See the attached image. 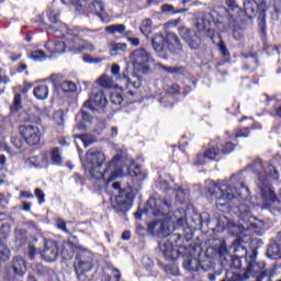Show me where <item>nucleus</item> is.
I'll return each instance as SVG.
<instances>
[{
	"label": "nucleus",
	"instance_id": "nucleus-1",
	"mask_svg": "<svg viewBox=\"0 0 281 281\" xmlns=\"http://www.w3.org/2000/svg\"><path fill=\"white\" fill-rule=\"evenodd\" d=\"M120 161H122V156L116 155L106 164V155L98 148H90L86 153V168L91 179H95L97 183H99V190H103L106 183H111L117 179V164ZM104 164H106L105 169L100 171Z\"/></svg>",
	"mask_w": 281,
	"mask_h": 281
},
{
	"label": "nucleus",
	"instance_id": "nucleus-2",
	"mask_svg": "<svg viewBox=\"0 0 281 281\" xmlns=\"http://www.w3.org/2000/svg\"><path fill=\"white\" fill-rule=\"evenodd\" d=\"M181 239V235H172L167 241L159 243V249L162 252V256L167 260H178V258H186L183 267L187 271L195 273L201 269V260L192 256L190 248L186 246H179L177 243Z\"/></svg>",
	"mask_w": 281,
	"mask_h": 281
},
{
	"label": "nucleus",
	"instance_id": "nucleus-3",
	"mask_svg": "<svg viewBox=\"0 0 281 281\" xmlns=\"http://www.w3.org/2000/svg\"><path fill=\"white\" fill-rule=\"evenodd\" d=\"M46 30L53 34L54 38H65L68 47L75 52V54H80L87 49H94L93 44H89V42L80 38V35L69 30L67 24H59L58 26L49 25Z\"/></svg>",
	"mask_w": 281,
	"mask_h": 281
},
{
	"label": "nucleus",
	"instance_id": "nucleus-4",
	"mask_svg": "<svg viewBox=\"0 0 281 281\" xmlns=\"http://www.w3.org/2000/svg\"><path fill=\"white\" fill-rule=\"evenodd\" d=\"M215 188L221 192L217 201H234V199H249V188L244 182L232 178L228 182L223 181L221 184H215Z\"/></svg>",
	"mask_w": 281,
	"mask_h": 281
},
{
	"label": "nucleus",
	"instance_id": "nucleus-5",
	"mask_svg": "<svg viewBox=\"0 0 281 281\" xmlns=\"http://www.w3.org/2000/svg\"><path fill=\"white\" fill-rule=\"evenodd\" d=\"M258 181L260 182V190H261V199L263 203L261 205L262 210H268L271 214H276V212L281 211V201L278 199L271 182L267 179L262 173L258 175Z\"/></svg>",
	"mask_w": 281,
	"mask_h": 281
},
{
	"label": "nucleus",
	"instance_id": "nucleus-6",
	"mask_svg": "<svg viewBox=\"0 0 281 281\" xmlns=\"http://www.w3.org/2000/svg\"><path fill=\"white\" fill-rule=\"evenodd\" d=\"M172 210V202L166 198H154L150 196L147 202L145 207L138 209L135 213L134 216L136 221H140L143 214H153V216H166Z\"/></svg>",
	"mask_w": 281,
	"mask_h": 281
},
{
	"label": "nucleus",
	"instance_id": "nucleus-7",
	"mask_svg": "<svg viewBox=\"0 0 281 281\" xmlns=\"http://www.w3.org/2000/svg\"><path fill=\"white\" fill-rule=\"evenodd\" d=\"M113 190H119V194L112 201V207L117 214H126L131 207H133V201H135V193H133V187L128 186L122 188L120 182L112 184Z\"/></svg>",
	"mask_w": 281,
	"mask_h": 281
},
{
	"label": "nucleus",
	"instance_id": "nucleus-8",
	"mask_svg": "<svg viewBox=\"0 0 281 281\" xmlns=\"http://www.w3.org/2000/svg\"><path fill=\"white\" fill-rule=\"evenodd\" d=\"M151 45L158 54H161L166 47L170 54H179V52L183 49L181 40H179V36L172 32L166 33L165 36L161 33L156 34L151 38Z\"/></svg>",
	"mask_w": 281,
	"mask_h": 281
},
{
	"label": "nucleus",
	"instance_id": "nucleus-9",
	"mask_svg": "<svg viewBox=\"0 0 281 281\" xmlns=\"http://www.w3.org/2000/svg\"><path fill=\"white\" fill-rule=\"evenodd\" d=\"M244 278L249 280V278H256L257 281H262L267 278V272H265V262L258 261V250L252 249L246 259V268H244Z\"/></svg>",
	"mask_w": 281,
	"mask_h": 281
},
{
	"label": "nucleus",
	"instance_id": "nucleus-10",
	"mask_svg": "<svg viewBox=\"0 0 281 281\" xmlns=\"http://www.w3.org/2000/svg\"><path fill=\"white\" fill-rule=\"evenodd\" d=\"M27 273V262L21 256L12 258V261L7 266L4 270L5 281H21Z\"/></svg>",
	"mask_w": 281,
	"mask_h": 281
},
{
	"label": "nucleus",
	"instance_id": "nucleus-11",
	"mask_svg": "<svg viewBox=\"0 0 281 281\" xmlns=\"http://www.w3.org/2000/svg\"><path fill=\"white\" fill-rule=\"evenodd\" d=\"M131 63L139 74H148L150 71V63H153V55L144 48H137L132 52L130 56Z\"/></svg>",
	"mask_w": 281,
	"mask_h": 281
},
{
	"label": "nucleus",
	"instance_id": "nucleus-12",
	"mask_svg": "<svg viewBox=\"0 0 281 281\" xmlns=\"http://www.w3.org/2000/svg\"><path fill=\"white\" fill-rule=\"evenodd\" d=\"M19 133L31 148H36V146H41V137H43V133H41V128L36 125L32 124H23L19 126Z\"/></svg>",
	"mask_w": 281,
	"mask_h": 281
},
{
	"label": "nucleus",
	"instance_id": "nucleus-13",
	"mask_svg": "<svg viewBox=\"0 0 281 281\" xmlns=\"http://www.w3.org/2000/svg\"><path fill=\"white\" fill-rule=\"evenodd\" d=\"M212 161H223L221 147L210 146L203 151L198 153L193 159L194 166H206V164H212Z\"/></svg>",
	"mask_w": 281,
	"mask_h": 281
},
{
	"label": "nucleus",
	"instance_id": "nucleus-14",
	"mask_svg": "<svg viewBox=\"0 0 281 281\" xmlns=\"http://www.w3.org/2000/svg\"><path fill=\"white\" fill-rule=\"evenodd\" d=\"M178 34L182 41L187 43L190 49L201 48V36L199 35V31L186 26H180L178 27Z\"/></svg>",
	"mask_w": 281,
	"mask_h": 281
},
{
	"label": "nucleus",
	"instance_id": "nucleus-15",
	"mask_svg": "<svg viewBox=\"0 0 281 281\" xmlns=\"http://www.w3.org/2000/svg\"><path fill=\"white\" fill-rule=\"evenodd\" d=\"M109 101L106 100V95L102 90H99L92 93V99L87 100L83 103V109H89L90 111H104Z\"/></svg>",
	"mask_w": 281,
	"mask_h": 281
},
{
	"label": "nucleus",
	"instance_id": "nucleus-16",
	"mask_svg": "<svg viewBox=\"0 0 281 281\" xmlns=\"http://www.w3.org/2000/svg\"><path fill=\"white\" fill-rule=\"evenodd\" d=\"M60 256V247L58 241L54 239H44V249L42 251V257L46 262H56Z\"/></svg>",
	"mask_w": 281,
	"mask_h": 281
},
{
	"label": "nucleus",
	"instance_id": "nucleus-17",
	"mask_svg": "<svg viewBox=\"0 0 281 281\" xmlns=\"http://www.w3.org/2000/svg\"><path fill=\"white\" fill-rule=\"evenodd\" d=\"M74 268L77 276L89 273L93 269V257L87 254L78 255L75 259Z\"/></svg>",
	"mask_w": 281,
	"mask_h": 281
},
{
	"label": "nucleus",
	"instance_id": "nucleus-18",
	"mask_svg": "<svg viewBox=\"0 0 281 281\" xmlns=\"http://www.w3.org/2000/svg\"><path fill=\"white\" fill-rule=\"evenodd\" d=\"M87 10L90 14L99 16L103 23H109L111 21L109 14H106V9L104 8V2L102 0H94L88 5Z\"/></svg>",
	"mask_w": 281,
	"mask_h": 281
},
{
	"label": "nucleus",
	"instance_id": "nucleus-19",
	"mask_svg": "<svg viewBox=\"0 0 281 281\" xmlns=\"http://www.w3.org/2000/svg\"><path fill=\"white\" fill-rule=\"evenodd\" d=\"M137 93L128 90L127 92L121 93V92H112L110 95V102L112 104H115L116 106H120L122 102H125V104H135V95Z\"/></svg>",
	"mask_w": 281,
	"mask_h": 281
},
{
	"label": "nucleus",
	"instance_id": "nucleus-20",
	"mask_svg": "<svg viewBox=\"0 0 281 281\" xmlns=\"http://www.w3.org/2000/svg\"><path fill=\"white\" fill-rule=\"evenodd\" d=\"M45 112L41 108L34 106L29 110L26 117L24 119V124H31L32 126H41L42 120Z\"/></svg>",
	"mask_w": 281,
	"mask_h": 281
},
{
	"label": "nucleus",
	"instance_id": "nucleus-21",
	"mask_svg": "<svg viewBox=\"0 0 281 281\" xmlns=\"http://www.w3.org/2000/svg\"><path fill=\"white\" fill-rule=\"evenodd\" d=\"M29 162L35 168H49V155L44 151L36 156L29 157Z\"/></svg>",
	"mask_w": 281,
	"mask_h": 281
},
{
	"label": "nucleus",
	"instance_id": "nucleus-22",
	"mask_svg": "<svg viewBox=\"0 0 281 281\" xmlns=\"http://www.w3.org/2000/svg\"><path fill=\"white\" fill-rule=\"evenodd\" d=\"M67 42H46L45 49L50 54V56H56V54H65L67 49Z\"/></svg>",
	"mask_w": 281,
	"mask_h": 281
},
{
	"label": "nucleus",
	"instance_id": "nucleus-23",
	"mask_svg": "<svg viewBox=\"0 0 281 281\" xmlns=\"http://www.w3.org/2000/svg\"><path fill=\"white\" fill-rule=\"evenodd\" d=\"M251 252L247 251V249L245 250V256H238V255H234L232 257V267H234V269H246L247 268V260H249V255Z\"/></svg>",
	"mask_w": 281,
	"mask_h": 281
},
{
	"label": "nucleus",
	"instance_id": "nucleus-24",
	"mask_svg": "<svg viewBox=\"0 0 281 281\" xmlns=\"http://www.w3.org/2000/svg\"><path fill=\"white\" fill-rule=\"evenodd\" d=\"M48 161L52 166H63V155L60 154V147H54L47 151Z\"/></svg>",
	"mask_w": 281,
	"mask_h": 281
},
{
	"label": "nucleus",
	"instance_id": "nucleus-25",
	"mask_svg": "<svg viewBox=\"0 0 281 281\" xmlns=\"http://www.w3.org/2000/svg\"><path fill=\"white\" fill-rule=\"evenodd\" d=\"M266 102L267 104H270V102H273L272 104L273 116L279 117V120H281V97L280 95L267 97Z\"/></svg>",
	"mask_w": 281,
	"mask_h": 281
},
{
	"label": "nucleus",
	"instance_id": "nucleus-26",
	"mask_svg": "<svg viewBox=\"0 0 281 281\" xmlns=\"http://www.w3.org/2000/svg\"><path fill=\"white\" fill-rule=\"evenodd\" d=\"M123 78L127 85V87H133V89H139L142 87V78L137 76H133V79L128 77V68L123 71Z\"/></svg>",
	"mask_w": 281,
	"mask_h": 281
},
{
	"label": "nucleus",
	"instance_id": "nucleus-27",
	"mask_svg": "<svg viewBox=\"0 0 281 281\" xmlns=\"http://www.w3.org/2000/svg\"><path fill=\"white\" fill-rule=\"evenodd\" d=\"M244 10L247 16H256L258 13V2L256 0H245Z\"/></svg>",
	"mask_w": 281,
	"mask_h": 281
},
{
	"label": "nucleus",
	"instance_id": "nucleus-28",
	"mask_svg": "<svg viewBox=\"0 0 281 281\" xmlns=\"http://www.w3.org/2000/svg\"><path fill=\"white\" fill-rule=\"evenodd\" d=\"M33 95H35L37 100H47L49 95V87L46 85L35 87L33 90Z\"/></svg>",
	"mask_w": 281,
	"mask_h": 281
},
{
	"label": "nucleus",
	"instance_id": "nucleus-29",
	"mask_svg": "<svg viewBox=\"0 0 281 281\" xmlns=\"http://www.w3.org/2000/svg\"><path fill=\"white\" fill-rule=\"evenodd\" d=\"M139 31L143 35L146 36V38H148V36L153 34V20L150 18L143 20L139 26Z\"/></svg>",
	"mask_w": 281,
	"mask_h": 281
},
{
	"label": "nucleus",
	"instance_id": "nucleus-30",
	"mask_svg": "<svg viewBox=\"0 0 281 281\" xmlns=\"http://www.w3.org/2000/svg\"><path fill=\"white\" fill-rule=\"evenodd\" d=\"M266 177L271 181H280V171H278V168L273 164H268L266 167Z\"/></svg>",
	"mask_w": 281,
	"mask_h": 281
},
{
	"label": "nucleus",
	"instance_id": "nucleus-31",
	"mask_svg": "<svg viewBox=\"0 0 281 281\" xmlns=\"http://www.w3.org/2000/svg\"><path fill=\"white\" fill-rule=\"evenodd\" d=\"M236 144L228 140L221 145L220 147V155L221 157H226V155H232L236 150Z\"/></svg>",
	"mask_w": 281,
	"mask_h": 281
},
{
	"label": "nucleus",
	"instance_id": "nucleus-32",
	"mask_svg": "<svg viewBox=\"0 0 281 281\" xmlns=\"http://www.w3.org/2000/svg\"><path fill=\"white\" fill-rule=\"evenodd\" d=\"M160 69L162 71H166L167 74H171L172 76H183L186 74V68L182 66H175V67H170V66H164L160 65Z\"/></svg>",
	"mask_w": 281,
	"mask_h": 281
},
{
	"label": "nucleus",
	"instance_id": "nucleus-33",
	"mask_svg": "<svg viewBox=\"0 0 281 281\" xmlns=\"http://www.w3.org/2000/svg\"><path fill=\"white\" fill-rule=\"evenodd\" d=\"M161 12L164 14H184V12H188V9H175V5L172 4H162L160 8Z\"/></svg>",
	"mask_w": 281,
	"mask_h": 281
},
{
	"label": "nucleus",
	"instance_id": "nucleus-34",
	"mask_svg": "<svg viewBox=\"0 0 281 281\" xmlns=\"http://www.w3.org/2000/svg\"><path fill=\"white\" fill-rule=\"evenodd\" d=\"M257 124L258 123H254L250 127H241L236 130L235 139L240 137H249L251 131H256V128H258Z\"/></svg>",
	"mask_w": 281,
	"mask_h": 281
},
{
	"label": "nucleus",
	"instance_id": "nucleus-35",
	"mask_svg": "<svg viewBox=\"0 0 281 281\" xmlns=\"http://www.w3.org/2000/svg\"><path fill=\"white\" fill-rule=\"evenodd\" d=\"M21 109H23V99L21 97V93H16L14 94V99L13 102L10 106V111L11 113H19V111H21Z\"/></svg>",
	"mask_w": 281,
	"mask_h": 281
},
{
	"label": "nucleus",
	"instance_id": "nucleus-36",
	"mask_svg": "<svg viewBox=\"0 0 281 281\" xmlns=\"http://www.w3.org/2000/svg\"><path fill=\"white\" fill-rule=\"evenodd\" d=\"M268 258H272L273 260H281V249L280 246L272 244L268 247L267 250Z\"/></svg>",
	"mask_w": 281,
	"mask_h": 281
},
{
	"label": "nucleus",
	"instance_id": "nucleus-37",
	"mask_svg": "<svg viewBox=\"0 0 281 281\" xmlns=\"http://www.w3.org/2000/svg\"><path fill=\"white\" fill-rule=\"evenodd\" d=\"M15 243L25 245L27 243V229L18 228L14 231Z\"/></svg>",
	"mask_w": 281,
	"mask_h": 281
},
{
	"label": "nucleus",
	"instance_id": "nucleus-38",
	"mask_svg": "<svg viewBox=\"0 0 281 281\" xmlns=\"http://www.w3.org/2000/svg\"><path fill=\"white\" fill-rule=\"evenodd\" d=\"M125 30H126V25L124 24H111L105 27V32L108 34H121V36L123 35Z\"/></svg>",
	"mask_w": 281,
	"mask_h": 281
},
{
	"label": "nucleus",
	"instance_id": "nucleus-39",
	"mask_svg": "<svg viewBox=\"0 0 281 281\" xmlns=\"http://www.w3.org/2000/svg\"><path fill=\"white\" fill-rule=\"evenodd\" d=\"M126 49H127L126 43H113L110 45L111 56H119L120 52H126Z\"/></svg>",
	"mask_w": 281,
	"mask_h": 281
},
{
	"label": "nucleus",
	"instance_id": "nucleus-40",
	"mask_svg": "<svg viewBox=\"0 0 281 281\" xmlns=\"http://www.w3.org/2000/svg\"><path fill=\"white\" fill-rule=\"evenodd\" d=\"M0 260L1 262H8V260H10V249L1 238H0Z\"/></svg>",
	"mask_w": 281,
	"mask_h": 281
},
{
	"label": "nucleus",
	"instance_id": "nucleus-41",
	"mask_svg": "<svg viewBox=\"0 0 281 281\" xmlns=\"http://www.w3.org/2000/svg\"><path fill=\"white\" fill-rule=\"evenodd\" d=\"M79 114H80L82 122H80L77 125V128H78V131H85L87 128V126H85V123L91 122V114H89V112H87L85 110H81Z\"/></svg>",
	"mask_w": 281,
	"mask_h": 281
},
{
	"label": "nucleus",
	"instance_id": "nucleus-42",
	"mask_svg": "<svg viewBox=\"0 0 281 281\" xmlns=\"http://www.w3.org/2000/svg\"><path fill=\"white\" fill-rule=\"evenodd\" d=\"M98 82L100 87H103V89H112L113 88V78L102 75L99 79Z\"/></svg>",
	"mask_w": 281,
	"mask_h": 281
},
{
	"label": "nucleus",
	"instance_id": "nucleus-43",
	"mask_svg": "<svg viewBox=\"0 0 281 281\" xmlns=\"http://www.w3.org/2000/svg\"><path fill=\"white\" fill-rule=\"evenodd\" d=\"M217 49L222 58H231L232 54L229 53V48H227V45H225V41L221 40L217 43Z\"/></svg>",
	"mask_w": 281,
	"mask_h": 281
},
{
	"label": "nucleus",
	"instance_id": "nucleus-44",
	"mask_svg": "<svg viewBox=\"0 0 281 281\" xmlns=\"http://www.w3.org/2000/svg\"><path fill=\"white\" fill-rule=\"evenodd\" d=\"M61 90L64 91V93H74L78 87L76 86V83H74L72 81H63L61 85Z\"/></svg>",
	"mask_w": 281,
	"mask_h": 281
},
{
	"label": "nucleus",
	"instance_id": "nucleus-45",
	"mask_svg": "<svg viewBox=\"0 0 281 281\" xmlns=\"http://www.w3.org/2000/svg\"><path fill=\"white\" fill-rule=\"evenodd\" d=\"M25 140H23V138H19V137H12L11 138V143L12 146H14V148H16V150H19V153H25Z\"/></svg>",
	"mask_w": 281,
	"mask_h": 281
},
{
	"label": "nucleus",
	"instance_id": "nucleus-46",
	"mask_svg": "<svg viewBox=\"0 0 281 281\" xmlns=\"http://www.w3.org/2000/svg\"><path fill=\"white\" fill-rule=\"evenodd\" d=\"M47 55H45L44 50H32L29 55V58H31V60H35V63H38V60H43L44 58H46Z\"/></svg>",
	"mask_w": 281,
	"mask_h": 281
},
{
	"label": "nucleus",
	"instance_id": "nucleus-47",
	"mask_svg": "<svg viewBox=\"0 0 281 281\" xmlns=\"http://www.w3.org/2000/svg\"><path fill=\"white\" fill-rule=\"evenodd\" d=\"M131 176L135 177L138 181H144L146 180V177H148L144 171H142L139 166L134 167V170L131 171Z\"/></svg>",
	"mask_w": 281,
	"mask_h": 281
},
{
	"label": "nucleus",
	"instance_id": "nucleus-48",
	"mask_svg": "<svg viewBox=\"0 0 281 281\" xmlns=\"http://www.w3.org/2000/svg\"><path fill=\"white\" fill-rule=\"evenodd\" d=\"M74 139H80V142H82L85 148H87L88 146H91V144H93V140H91L89 138V134H75Z\"/></svg>",
	"mask_w": 281,
	"mask_h": 281
},
{
	"label": "nucleus",
	"instance_id": "nucleus-49",
	"mask_svg": "<svg viewBox=\"0 0 281 281\" xmlns=\"http://www.w3.org/2000/svg\"><path fill=\"white\" fill-rule=\"evenodd\" d=\"M158 223H160V220L153 221L147 225L148 232H150V234H156V236H160V226L158 225Z\"/></svg>",
	"mask_w": 281,
	"mask_h": 281
},
{
	"label": "nucleus",
	"instance_id": "nucleus-50",
	"mask_svg": "<svg viewBox=\"0 0 281 281\" xmlns=\"http://www.w3.org/2000/svg\"><path fill=\"white\" fill-rule=\"evenodd\" d=\"M48 21L53 23V25H56L60 21V12L56 10H49L48 11Z\"/></svg>",
	"mask_w": 281,
	"mask_h": 281
},
{
	"label": "nucleus",
	"instance_id": "nucleus-51",
	"mask_svg": "<svg viewBox=\"0 0 281 281\" xmlns=\"http://www.w3.org/2000/svg\"><path fill=\"white\" fill-rule=\"evenodd\" d=\"M56 227H57V229H60V232H64V234L71 235V231L67 228V222H65V220L57 218Z\"/></svg>",
	"mask_w": 281,
	"mask_h": 281
},
{
	"label": "nucleus",
	"instance_id": "nucleus-52",
	"mask_svg": "<svg viewBox=\"0 0 281 281\" xmlns=\"http://www.w3.org/2000/svg\"><path fill=\"white\" fill-rule=\"evenodd\" d=\"M225 3L231 12H240V7L236 0H225Z\"/></svg>",
	"mask_w": 281,
	"mask_h": 281
},
{
	"label": "nucleus",
	"instance_id": "nucleus-53",
	"mask_svg": "<svg viewBox=\"0 0 281 281\" xmlns=\"http://www.w3.org/2000/svg\"><path fill=\"white\" fill-rule=\"evenodd\" d=\"M238 212L240 216H251V207L247 204H240L238 206Z\"/></svg>",
	"mask_w": 281,
	"mask_h": 281
},
{
	"label": "nucleus",
	"instance_id": "nucleus-54",
	"mask_svg": "<svg viewBox=\"0 0 281 281\" xmlns=\"http://www.w3.org/2000/svg\"><path fill=\"white\" fill-rule=\"evenodd\" d=\"M10 229H11L10 224H3L0 227V236L2 237L3 240H5L10 236Z\"/></svg>",
	"mask_w": 281,
	"mask_h": 281
},
{
	"label": "nucleus",
	"instance_id": "nucleus-55",
	"mask_svg": "<svg viewBox=\"0 0 281 281\" xmlns=\"http://www.w3.org/2000/svg\"><path fill=\"white\" fill-rule=\"evenodd\" d=\"M263 168L262 159H257L250 165L252 172H260Z\"/></svg>",
	"mask_w": 281,
	"mask_h": 281
},
{
	"label": "nucleus",
	"instance_id": "nucleus-56",
	"mask_svg": "<svg viewBox=\"0 0 281 281\" xmlns=\"http://www.w3.org/2000/svg\"><path fill=\"white\" fill-rule=\"evenodd\" d=\"M34 194H35L40 205H43V203H45V192H43L41 188H36L34 191Z\"/></svg>",
	"mask_w": 281,
	"mask_h": 281
},
{
	"label": "nucleus",
	"instance_id": "nucleus-57",
	"mask_svg": "<svg viewBox=\"0 0 281 281\" xmlns=\"http://www.w3.org/2000/svg\"><path fill=\"white\" fill-rule=\"evenodd\" d=\"M82 60H83V63H87L88 65H93V64L102 63V59L93 58L89 54L83 55Z\"/></svg>",
	"mask_w": 281,
	"mask_h": 281
},
{
	"label": "nucleus",
	"instance_id": "nucleus-58",
	"mask_svg": "<svg viewBox=\"0 0 281 281\" xmlns=\"http://www.w3.org/2000/svg\"><path fill=\"white\" fill-rule=\"evenodd\" d=\"M157 225H159L160 227V236L166 234V232L170 229V226L168 225V221L166 220H160V223H158Z\"/></svg>",
	"mask_w": 281,
	"mask_h": 281
},
{
	"label": "nucleus",
	"instance_id": "nucleus-59",
	"mask_svg": "<svg viewBox=\"0 0 281 281\" xmlns=\"http://www.w3.org/2000/svg\"><path fill=\"white\" fill-rule=\"evenodd\" d=\"M257 12H259V14L267 12V1L261 0L259 3L257 2Z\"/></svg>",
	"mask_w": 281,
	"mask_h": 281
},
{
	"label": "nucleus",
	"instance_id": "nucleus-60",
	"mask_svg": "<svg viewBox=\"0 0 281 281\" xmlns=\"http://www.w3.org/2000/svg\"><path fill=\"white\" fill-rule=\"evenodd\" d=\"M61 78H63V76L53 74V75H50L49 80H52L54 87H58V85H60Z\"/></svg>",
	"mask_w": 281,
	"mask_h": 281
},
{
	"label": "nucleus",
	"instance_id": "nucleus-61",
	"mask_svg": "<svg viewBox=\"0 0 281 281\" xmlns=\"http://www.w3.org/2000/svg\"><path fill=\"white\" fill-rule=\"evenodd\" d=\"M169 91L173 95H179V92L181 91V86H179V83H173L170 86Z\"/></svg>",
	"mask_w": 281,
	"mask_h": 281
},
{
	"label": "nucleus",
	"instance_id": "nucleus-62",
	"mask_svg": "<svg viewBox=\"0 0 281 281\" xmlns=\"http://www.w3.org/2000/svg\"><path fill=\"white\" fill-rule=\"evenodd\" d=\"M159 186H160V190H162L164 192L170 191V182H168V180H161L159 182Z\"/></svg>",
	"mask_w": 281,
	"mask_h": 281
},
{
	"label": "nucleus",
	"instance_id": "nucleus-63",
	"mask_svg": "<svg viewBox=\"0 0 281 281\" xmlns=\"http://www.w3.org/2000/svg\"><path fill=\"white\" fill-rule=\"evenodd\" d=\"M247 280L245 279V274H238V273H233L232 278L227 279L226 281H244Z\"/></svg>",
	"mask_w": 281,
	"mask_h": 281
},
{
	"label": "nucleus",
	"instance_id": "nucleus-64",
	"mask_svg": "<svg viewBox=\"0 0 281 281\" xmlns=\"http://www.w3.org/2000/svg\"><path fill=\"white\" fill-rule=\"evenodd\" d=\"M72 178L75 179L76 183H80L81 186H83L85 181H87V179H85V177H82L80 173H75Z\"/></svg>",
	"mask_w": 281,
	"mask_h": 281
}]
</instances>
